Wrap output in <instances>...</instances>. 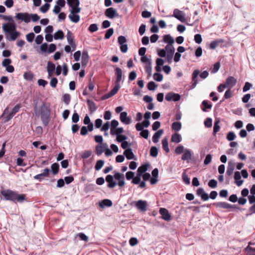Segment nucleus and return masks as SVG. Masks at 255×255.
I'll return each instance as SVG.
<instances>
[{"instance_id":"nucleus-22","label":"nucleus","mask_w":255,"mask_h":255,"mask_svg":"<svg viewBox=\"0 0 255 255\" xmlns=\"http://www.w3.org/2000/svg\"><path fill=\"white\" fill-rule=\"evenodd\" d=\"M224 42V40L223 39H218L213 41L210 44V48L211 49H215L220 44Z\"/></svg>"},{"instance_id":"nucleus-11","label":"nucleus","mask_w":255,"mask_h":255,"mask_svg":"<svg viewBox=\"0 0 255 255\" xmlns=\"http://www.w3.org/2000/svg\"><path fill=\"white\" fill-rule=\"evenodd\" d=\"M159 213L161 215L162 219L164 220L168 221L171 220V215L166 209L164 208H160Z\"/></svg>"},{"instance_id":"nucleus-18","label":"nucleus","mask_w":255,"mask_h":255,"mask_svg":"<svg viewBox=\"0 0 255 255\" xmlns=\"http://www.w3.org/2000/svg\"><path fill=\"white\" fill-rule=\"evenodd\" d=\"M235 163L229 161L228 166L227 167L226 175L228 176L232 175L233 173L234 170L235 169Z\"/></svg>"},{"instance_id":"nucleus-47","label":"nucleus","mask_w":255,"mask_h":255,"mask_svg":"<svg viewBox=\"0 0 255 255\" xmlns=\"http://www.w3.org/2000/svg\"><path fill=\"white\" fill-rule=\"evenodd\" d=\"M104 164V161L103 160H99L97 161L95 166L96 170H99L102 168Z\"/></svg>"},{"instance_id":"nucleus-19","label":"nucleus","mask_w":255,"mask_h":255,"mask_svg":"<svg viewBox=\"0 0 255 255\" xmlns=\"http://www.w3.org/2000/svg\"><path fill=\"white\" fill-rule=\"evenodd\" d=\"M234 178L235 180V183L238 186H240L243 184L244 181L243 180H241V175L239 171H236L235 172Z\"/></svg>"},{"instance_id":"nucleus-44","label":"nucleus","mask_w":255,"mask_h":255,"mask_svg":"<svg viewBox=\"0 0 255 255\" xmlns=\"http://www.w3.org/2000/svg\"><path fill=\"white\" fill-rule=\"evenodd\" d=\"M104 147L102 144H98L96 146V154L99 156L102 154L104 151Z\"/></svg>"},{"instance_id":"nucleus-57","label":"nucleus","mask_w":255,"mask_h":255,"mask_svg":"<svg viewBox=\"0 0 255 255\" xmlns=\"http://www.w3.org/2000/svg\"><path fill=\"white\" fill-rule=\"evenodd\" d=\"M157 86V85L152 81L149 82L147 84V88L150 91L154 90Z\"/></svg>"},{"instance_id":"nucleus-14","label":"nucleus","mask_w":255,"mask_h":255,"mask_svg":"<svg viewBox=\"0 0 255 255\" xmlns=\"http://www.w3.org/2000/svg\"><path fill=\"white\" fill-rule=\"evenodd\" d=\"M135 206L140 211H145L147 206V202L143 200H139L135 203Z\"/></svg>"},{"instance_id":"nucleus-43","label":"nucleus","mask_w":255,"mask_h":255,"mask_svg":"<svg viewBox=\"0 0 255 255\" xmlns=\"http://www.w3.org/2000/svg\"><path fill=\"white\" fill-rule=\"evenodd\" d=\"M115 86L114 88L110 92L111 95L113 96L115 95L119 91L120 88V83H116Z\"/></svg>"},{"instance_id":"nucleus-28","label":"nucleus","mask_w":255,"mask_h":255,"mask_svg":"<svg viewBox=\"0 0 255 255\" xmlns=\"http://www.w3.org/2000/svg\"><path fill=\"white\" fill-rule=\"evenodd\" d=\"M89 56L87 51H83L82 56V65L86 66L89 61Z\"/></svg>"},{"instance_id":"nucleus-35","label":"nucleus","mask_w":255,"mask_h":255,"mask_svg":"<svg viewBox=\"0 0 255 255\" xmlns=\"http://www.w3.org/2000/svg\"><path fill=\"white\" fill-rule=\"evenodd\" d=\"M112 202L111 200L109 199H104L102 201V202L100 203V206L101 207H111L112 206Z\"/></svg>"},{"instance_id":"nucleus-33","label":"nucleus","mask_w":255,"mask_h":255,"mask_svg":"<svg viewBox=\"0 0 255 255\" xmlns=\"http://www.w3.org/2000/svg\"><path fill=\"white\" fill-rule=\"evenodd\" d=\"M87 104L91 112H95L97 110V108L96 104L93 101L88 100Z\"/></svg>"},{"instance_id":"nucleus-45","label":"nucleus","mask_w":255,"mask_h":255,"mask_svg":"<svg viewBox=\"0 0 255 255\" xmlns=\"http://www.w3.org/2000/svg\"><path fill=\"white\" fill-rule=\"evenodd\" d=\"M150 155L153 157H156L158 155V149L155 146H152L150 150Z\"/></svg>"},{"instance_id":"nucleus-2","label":"nucleus","mask_w":255,"mask_h":255,"mask_svg":"<svg viewBox=\"0 0 255 255\" xmlns=\"http://www.w3.org/2000/svg\"><path fill=\"white\" fill-rule=\"evenodd\" d=\"M0 193L5 200L11 201L15 203H22L26 200L25 194H18L15 191L9 189L2 190L0 192Z\"/></svg>"},{"instance_id":"nucleus-3","label":"nucleus","mask_w":255,"mask_h":255,"mask_svg":"<svg viewBox=\"0 0 255 255\" xmlns=\"http://www.w3.org/2000/svg\"><path fill=\"white\" fill-rule=\"evenodd\" d=\"M165 50L167 52V54L166 53V60L169 63H170L172 61L175 49L173 45H166L165 47Z\"/></svg>"},{"instance_id":"nucleus-21","label":"nucleus","mask_w":255,"mask_h":255,"mask_svg":"<svg viewBox=\"0 0 255 255\" xmlns=\"http://www.w3.org/2000/svg\"><path fill=\"white\" fill-rule=\"evenodd\" d=\"M8 34L10 36L6 35V38L9 41H14L20 35V33L15 30Z\"/></svg>"},{"instance_id":"nucleus-34","label":"nucleus","mask_w":255,"mask_h":255,"mask_svg":"<svg viewBox=\"0 0 255 255\" xmlns=\"http://www.w3.org/2000/svg\"><path fill=\"white\" fill-rule=\"evenodd\" d=\"M64 37V33L61 30H58L54 34V38L55 40L63 39Z\"/></svg>"},{"instance_id":"nucleus-24","label":"nucleus","mask_w":255,"mask_h":255,"mask_svg":"<svg viewBox=\"0 0 255 255\" xmlns=\"http://www.w3.org/2000/svg\"><path fill=\"white\" fill-rule=\"evenodd\" d=\"M163 41L165 43H168L167 45H172L174 42V40L170 34H166L163 36Z\"/></svg>"},{"instance_id":"nucleus-17","label":"nucleus","mask_w":255,"mask_h":255,"mask_svg":"<svg viewBox=\"0 0 255 255\" xmlns=\"http://www.w3.org/2000/svg\"><path fill=\"white\" fill-rule=\"evenodd\" d=\"M115 75L116 76V83H120L122 80L123 72L119 67H116L115 70Z\"/></svg>"},{"instance_id":"nucleus-36","label":"nucleus","mask_w":255,"mask_h":255,"mask_svg":"<svg viewBox=\"0 0 255 255\" xmlns=\"http://www.w3.org/2000/svg\"><path fill=\"white\" fill-rule=\"evenodd\" d=\"M69 18L72 22L77 23L80 20V16L77 14H70L69 15Z\"/></svg>"},{"instance_id":"nucleus-38","label":"nucleus","mask_w":255,"mask_h":255,"mask_svg":"<svg viewBox=\"0 0 255 255\" xmlns=\"http://www.w3.org/2000/svg\"><path fill=\"white\" fill-rule=\"evenodd\" d=\"M162 148L163 150L167 153L169 152V148L168 147V140L167 138H164L162 140Z\"/></svg>"},{"instance_id":"nucleus-49","label":"nucleus","mask_w":255,"mask_h":255,"mask_svg":"<svg viewBox=\"0 0 255 255\" xmlns=\"http://www.w3.org/2000/svg\"><path fill=\"white\" fill-rule=\"evenodd\" d=\"M67 3L70 7L74 5L79 6L80 4L79 0H67Z\"/></svg>"},{"instance_id":"nucleus-59","label":"nucleus","mask_w":255,"mask_h":255,"mask_svg":"<svg viewBox=\"0 0 255 255\" xmlns=\"http://www.w3.org/2000/svg\"><path fill=\"white\" fill-rule=\"evenodd\" d=\"M76 236L79 237L80 238V239L82 241H84L86 242L88 241V237L83 233H80L76 235Z\"/></svg>"},{"instance_id":"nucleus-62","label":"nucleus","mask_w":255,"mask_h":255,"mask_svg":"<svg viewBox=\"0 0 255 255\" xmlns=\"http://www.w3.org/2000/svg\"><path fill=\"white\" fill-rule=\"evenodd\" d=\"M140 177L141 176L139 175V174H137L136 176H134V177L133 178L132 183H133L134 184H138V183H140L141 180Z\"/></svg>"},{"instance_id":"nucleus-1","label":"nucleus","mask_w":255,"mask_h":255,"mask_svg":"<svg viewBox=\"0 0 255 255\" xmlns=\"http://www.w3.org/2000/svg\"><path fill=\"white\" fill-rule=\"evenodd\" d=\"M106 181L108 182L107 186L109 188H113L117 184L120 187L125 186L124 175L121 173L117 172L114 176L108 175L106 177Z\"/></svg>"},{"instance_id":"nucleus-27","label":"nucleus","mask_w":255,"mask_h":255,"mask_svg":"<svg viewBox=\"0 0 255 255\" xmlns=\"http://www.w3.org/2000/svg\"><path fill=\"white\" fill-rule=\"evenodd\" d=\"M163 133V129H159L153 135L152 141L154 143H157L160 136Z\"/></svg>"},{"instance_id":"nucleus-52","label":"nucleus","mask_w":255,"mask_h":255,"mask_svg":"<svg viewBox=\"0 0 255 255\" xmlns=\"http://www.w3.org/2000/svg\"><path fill=\"white\" fill-rule=\"evenodd\" d=\"M153 79L156 81L160 82L163 79V76L161 74L157 72L154 74Z\"/></svg>"},{"instance_id":"nucleus-15","label":"nucleus","mask_w":255,"mask_h":255,"mask_svg":"<svg viewBox=\"0 0 255 255\" xmlns=\"http://www.w3.org/2000/svg\"><path fill=\"white\" fill-rule=\"evenodd\" d=\"M8 108L7 107L3 111V113L2 115V117H4V122L6 123L8 122L10 120H11L14 115L11 112H9L8 111Z\"/></svg>"},{"instance_id":"nucleus-46","label":"nucleus","mask_w":255,"mask_h":255,"mask_svg":"<svg viewBox=\"0 0 255 255\" xmlns=\"http://www.w3.org/2000/svg\"><path fill=\"white\" fill-rule=\"evenodd\" d=\"M119 122L116 120H113L111 122V133L114 134V129L118 127Z\"/></svg>"},{"instance_id":"nucleus-51","label":"nucleus","mask_w":255,"mask_h":255,"mask_svg":"<svg viewBox=\"0 0 255 255\" xmlns=\"http://www.w3.org/2000/svg\"><path fill=\"white\" fill-rule=\"evenodd\" d=\"M79 6L74 5L73 6L71 7V9L70 10V12L71 14H77L80 12L81 8L78 7Z\"/></svg>"},{"instance_id":"nucleus-48","label":"nucleus","mask_w":255,"mask_h":255,"mask_svg":"<svg viewBox=\"0 0 255 255\" xmlns=\"http://www.w3.org/2000/svg\"><path fill=\"white\" fill-rule=\"evenodd\" d=\"M23 76L25 79L31 81L32 80L33 78V74L31 72L29 71L25 72L23 75Z\"/></svg>"},{"instance_id":"nucleus-55","label":"nucleus","mask_w":255,"mask_h":255,"mask_svg":"<svg viewBox=\"0 0 255 255\" xmlns=\"http://www.w3.org/2000/svg\"><path fill=\"white\" fill-rule=\"evenodd\" d=\"M236 136L235 133L233 131H230L228 133L227 135V139L229 141H232L236 138Z\"/></svg>"},{"instance_id":"nucleus-29","label":"nucleus","mask_w":255,"mask_h":255,"mask_svg":"<svg viewBox=\"0 0 255 255\" xmlns=\"http://www.w3.org/2000/svg\"><path fill=\"white\" fill-rule=\"evenodd\" d=\"M171 140L172 142H175V143H179L181 140V135L178 133H175L172 134Z\"/></svg>"},{"instance_id":"nucleus-50","label":"nucleus","mask_w":255,"mask_h":255,"mask_svg":"<svg viewBox=\"0 0 255 255\" xmlns=\"http://www.w3.org/2000/svg\"><path fill=\"white\" fill-rule=\"evenodd\" d=\"M219 123H220V121L219 120L216 121L214 123V128H213V134L214 135L216 134V133L219 130V129L220 128V127L219 126Z\"/></svg>"},{"instance_id":"nucleus-54","label":"nucleus","mask_w":255,"mask_h":255,"mask_svg":"<svg viewBox=\"0 0 255 255\" xmlns=\"http://www.w3.org/2000/svg\"><path fill=\"white\" fill-rule=\"evenodd\" d=\"M182 178L183 181H184V182L185 184L188 185L190 183V178L188 177V175L186 174V173L185 172H184L182 173Z\"/></svg>"},{"instance_id":"nucleus-5","label":"nucleus","mask_w":255,"mask_h":255,"mask_svg":"<svg viewBox=\"0 0 255 255\" xmlns=\"http://www.w3.org/2000/svg\"><path fill=\"white\" fill-rule=\"evenodd\" d=\"M66 36L68 43L73 48V50H75L76 47V44L74 41V36L73 33L71 31L68 30Z\"/></svg>"},{"instance_id":"nucleus-37","label":"nucleus","mask_w":255,"mask_h":255,"mask_svg":"<svg viewBox=\"0 0 255 255\" xmlns=\"http://www.w3.org/2000/svg\"><path fill=\"white\" fill-rule=\"evenodd\" d=\"M171 128L173 130H175L176 131H179L181 128V123L178 122H174L172 124Z\"/></svg>"},{"instance_id":"nucleus-10","label":"nucleus","mask_w":255,"mask_h":255,"mask_svg":"<svg viewBox=\"0 0 255 255\" xmlns=\"http://www.w3.org/2000/svg\"><path fill=\"white\" fill-rule=\"evenodd\" d=\"M40 116L50 115V109L49 106L45 103H42L40 107Z\"/></svg>"},{"instance_id":"nucleus-53","label":"nucleus","mask_w":255,"mask_h":255,"mask_svg":"<svg viewBox=\"0 0 255 255\" xmlns=\"http://www.w3.org/2000/svg\"><path fill=\"white\" fill-rule=\"evenodd\" d=\"M114 33V29L113 28H109L106 32L105 35V38L106 39H109L113 34Z\"/></svg>"},{"instance_id":"nucleus-20","label":"nucleus","mask_w":255,"mask_h":255,"mask_svg":"<svg viewBox=\"0 0 255 255\" xmlns=\"http://www.w3.org/2000/svg\"><path fill=\"white\" fill-rule=\"evenodd\" d=\"M215 206L217 208L223 209H230L233 208V206L227 202H220L214 204Z\"/></svg>"},{"instance_id":"nucleus-4","label":"nucleus","mask_w":255,"mask_h":255,"mask_svg":"<svg viewBox=\"0 0 255 255\" xmlns=\"http://www.w3.org/2000/svg\"><path fill=\"white\" fill-rule=\"evenodd\" d=\"M15 18L23 21L25 23H28L30 21V15L26 12L17 13L15 16Z\"/></svg>"},{"instance_id":"nucleus-16","label":"nucleus","mask_w":255,"mask_h":255,"mask_svg":"<svg viewBox=\"0 0 255 255\" xmlns=\"http://www.w3.org/2000/svg\"><path fill=\"white\" fill-rule=\"evenodd\" d=\"M3 30L6 33H10L15 30V26L11 23L4 24L2 26Z\"/></svg>"},{"instance_id":"nucleus-26","label":"nucleus","mask_w":255,"mask_h":255,"mask_svg":"<svg viewBox=\"0 0 255 255\" xmlns=\"http://www.w3.org/2000/svg\"><path fill=\"white\" fill-rule=\"evenodd\" d=\"M124 154L126 158L129 160L133 159L134 157V155L130 148L126 149L124 152Z\"/></svg>"},{"instance_id":"nucleus-32","label":"nucleus","mask_w":255,"mask_h":255,"mask_svg":"<svg viewBox=\"0 0 255 255\" xmlns=\"http://www.w3.org/2000/svg\"><path fill=\"white\" fill-rule=\"evenodd\" d=\"M50 115H41V120L43 124L45 126H47L50 121Z\"/></svg>"},{"instance_id":"nucleus-12","label":"nucleus","mask_w":255,"mask_h":255,"mask_svg":"<svg viewBox=\"0 0 255 255\" xmlns=\"http://www.w3.org/2000/svg\"><path fill=\"white\" fill-rule=\"evenodd\" d=\"M237 79H235L234 77L229 76L227 78V79L226 80V83H225V86H226L227 88V87L232 88L234 86H235V85L237 83Z\"/></svg>"},{"instance_id":"nucleus-63","label":"nucleus","mask_w":255,"mask_h":255,"mask_svg":"<svg viewBox=\"0 0 255 255\" xmlns=\"http://www.w3.org/2000/svg\"><path fill=\"white\" fill-rule=\"evenodd\" d=\"M208 186L212 188H216L217 186V181L215 179H211L208 182Z\"/></svg>"},{"instance_id":"nucleus-30","label":"nucleus","mask_w":255,"mask_h":255,"mask_svg":"<svg viewBox=\"0 0 255 255\" xmlns=\"http://www.w3.org/2000/svg\"><path fill=\"white\" fill-rule=\"evenodd\" d=\"M184 151V152L182 156V159L183 160H186L190 159L192 156L191 151L189 149H186Z\"/></svg>"},{"instance_id":"nucleus-39","label":"nucleus","mask_w":255,"mask_h":255,"mask_svg":"<svg viewBox=\"0 0 255 255\" xmlns=\"http://www.w3.org/2000/svg\"><path fill=\"white\" fill-rule=\"evenodd\" d=\"M144 69L148 76H150L152 72L151 61L145 63Z\"/></svg>"},{"instance_id":"nucleus-41","label":"nucleus","mask_w":255,"mask_h":255,"mask_svg":"<svg viewBox=\"0 0 255 255\" xmlns=\"http://www.w3.org/2000/svg\"><path fill=\"white\" fill-rule=\"evenodd\" d=\"M245 250L247 252V255H255V248L250 247V245L245 249Z\"/></svg>"},{"instance_id":"nucleus-64","label":"nucleus","mask_w":255,"mask_h":255,"mask_svg":"<svg viewBox=\"0 0 255 255\" xmlns=\"http://www.w3.org/2000/svg\"><path fill=\"white\" fill-rule=\"evenodd\" d=\"M98 29V27L97 24H95V23L91 24L88 28V30L91 32H95V31H97Z\"/></svg>"},{"instance_id":"nucleus-6","label":"nucleus","mask_w":255,"mask_h":255,"mask_svg":"<svg viewBox=\"0 0 255 255\" xmlns=\"http://www.w3.org/2000/svg\"><path fill=\"white\" fill-rule=\"evenodd\" d=\"M181 96L178 94H175L172 92L167 93L165 96V100L167 101L171 100L177 102L180 100Z\"/></svg>"},{"instance_id":"nucleus-8","label":"nucleus","mask_w":255,"mask_h":255,"mask_svg":"<svg viewBox=\"0 0 255 255\" xmlns=\"http://www.w3.org/2000/svg\"><path fill=\"white\" fill-rule=\"evenodd\" d=\"M173 16L181 22H184L185 21L184 12L178 9H174L173 11Z\"/></svg>"},{"instance_id":"nucleus-23","label":"nucleus","mask_w":255,"mask_h":255,"mask_svg":"<svg viewBox=\"0 0 255 255\" xmlns=\"http://www.w3.org/2000/svg\"><path fill=\"white\" fill-rule=\"evenodd\" d=\"M55 69V65L54 64L51 62H48L47 63V72L48 73L49 77L52 76L54 70Z\"/></svg>"},{"instance_id":"nucleus-13","label":"nucleus","mask_w":255,"mask_h":255,"mask_svg":"<svg viewBox=\"0 0 255 255\" xmlns=\"http://www.w3.org/2000/svg\"><path fill=\"white\" fill-rule=\"evenodd\" d=\"M105 14L107 17L110 18H113L117 15L116 10L113 7L107 8Z\"/></svg>"},{"instance_id":"nucleus-40","label":"nucleus","mask_w":255,"mask_h":255,"mask_svg":"<svg viewBox=\"0 0 255 255\" xmlns=\"http://www.w3.org/2000/svg\"><path fill=\"white\" fill-rule=\"evenodd\" d=\"M59 165L57 163H54L51 165V171L53 174L55 175L58 173Z\"/></svg>"},{"instance_id":"nucleus-31","label":"nucleus","mask_w":255,"mask_h":255,"mask_svg":"<svg viewBox=\"0 0 255 255\" xmlns=\"http://www.w3.org/2000/svg\"><path fill=\"white\" fill-rule=\"evenodd\" d=\"M149 166L148 164H143L138 167L137 169V174H139V175L141 176L142 174L144 173L148 169V167Z\"/></svg>"},{"instance_id":"nucleus-60","label":"nucleus","mask_w":255,"mask_h":255,"mask_svg":"<svg viewBox=\"0 0 255 255\" xmlns=\"http://www.w3.org/2000/svg\"><path fill=\"white\" fill-rule=\"evenodd\" d=\"M35 37V34L33 32L29 33L26 35V40L29 42L33 41Z\"/></svg>"},{"instance_id":"nucleus-7","label":"nucleus","mask_w":255,"mask_h":255,"mask_svg":"<svg viewBox=\"0 0 255 255\" xmlns=\"http://www.w3.org/2000/svg\"><path fill=\"white\" fill-rule=\"evenodd\" d=\"M50 170L48 168L44 169L43 172L34 176V179L41 181L45 177H48L49 176Z\"/></svg>"},{"instance_id":"nucleus-56","label":"nucleus","mask_w":255,"mask_h":255,"mask_svg":"<svg viewBox=\"0 0 255 255\" xmlns=\"http://www.w3.org/2000/svg\"><path fill=\"white\" fill-rule=\"evenodd\" d=\"M202 105L204 106V107L202 108V110L204 112H206L207 109H211L212 108V105L209 104L208 102L205 100L202 102Z\"/></svg>"},{"instance_id":"nucleus-61","label":"nucleus","mask_w":255,"mask_h":255,"mask_svg":"<svg viewBox=\"0 0 255 255\" xmlns=\"http://www.w3.org/2000/svg\"><path fill=\"white\" fill-rule=\"evenodd\" d=\"M92 154V152L90 150H85L82 154L81 157L83 159H87L89 158Z\"/></svg>"},{"instance_id":"nucleus-58","label":"nucleus","mask_w":255,"mask_h":255,"mask_svg":"<svg viewBox=\"0 0 255 255\" xmlns=\"http://www.w3.org/2000/svg\"><path fill=\"white\" fill-rule=\"evenodd\" d=\"M50 7V4L49 3H45L43 5H42L40 8V11L43 13L46 12Z\"/></svg>"},{"instance_id":"nucleus-9","label":"nucleus","mask_w":255,"mask_h":255,"mask_svg":"<svg viewBox=\"0 0 255 255\" xmlns=\"http://www.w3.org/2000/svg\"><path fill=\"white\" fill-rule=\"evenodd\" d=\"M127 113L126 112H122L120 114V119L121 122L126 125H128L131 122V119L127 116Z\"/></svg>"},{"instance_id":"nucleus-42","label":"nucleus","mask_w":255,"mask_h":255,"mask_svg":"<svg viewBox=\"0 0 255 255\" xmlns=\"http://www.w3.org/2000/svg\"><path fill=\"white\" fill-rule=\"evenodd\" d=\"M115 86L114 88L110 92L111 95L113 96L115 95L119 91L120 88V83H116Z\"/></svg>"},{"instance_id":"nucleus-25","label":"nucleus","mask_w":255,"mask_h":255,"mask_svg":"<svg viewBox=\"0 0 255 255\" xmlns=\"http://www.w3.org/2000/svg\"><path fill=\"white\" fill-rule=\"evenodd\" d=\"M199 71H198V70H195L193 72L192 78V82H193V83L192 84V87L193 88H194L196 87V86L198 83L197 78V76L199 75Z\"/></svg>"}]
</instances>
